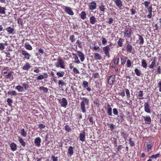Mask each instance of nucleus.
I'll return each mask as SVG.
<instances>
[{"label": "nucleus", "instance_id": "obj_13", "mask_svg": "<svg viewBox=\"0 0 161 161\" xmlns=\"http://www.w3.org/2000/svg\"><path fill=\"white\" fill-rule=\"evenodd\" d=\"M88 7L91 10H93L96 9V4L95 2L93 1L89 4Z\"/></svg>", "mask_w": 161, "mask_h": 161}, {"label": "nucleus", "instance_id": "obj_48", "mask_svg": "<svg viewBox=\"0 0 161 161\" xmlns=\"http://www.w3.org/2000/svg\"><path fill=\"white\" fill-rule=\"evenodd\" d=\"M69 39L72 42H74L75 40V36L73 35L70 36Z\"/></svg>", "mask_w": 161, "mask_h": 161}, {"label": "nucleus", "instance_id": "obj_32", "mask_svg": "<svg viewBox=\"0 0 161 161\" xmlns=\"http://www.w3.org/2000/svg\"><path fill=\"white\" fill-rule=\"evenodd\" d=\"M64 72L63 71L57 72L56 73L57 75L58 76V77H63L64 75Z\"/></svg>", "mask_w": 161, "mask_h": 161}, {"label": "nucleus", "instance_id": "obj_20", "mask_svg": "<svg viewBox=\"0 0 161 161\" xmlns=\"http://www.w3.org/2000/svg\"><path fill=\"white\" fill-rule=\"evenodd\" d=\"M143 118L144 120L146 121V123L149 124L151 122V118L150 116H143Z\"/></svg>", "mask_w": 161, "mask_h": 161}, {"label": "nucleus", "instance_id": "obj_29", "mask_svg": "<svg viewBox=\"0 0 161 161\" xmlns=\"http://www.w3.org/2000/svg\"><path fill=\"white\" fill-rule=\"evenodd\" d=\"M18 140L19 143L21 144L23 146L25 147V142L23 140L22 138H20V137H18Z\"/></svg>", "mask_w": 161, "mask_h": 161}, {"label": "nucleus", "instance_id": "obj_53", "mask_svg": "<svg viewBox=\"0 0 161 161\" xmlns=\"http://www.w3.org/2000/svg\"><path fill=\"white\" fill-rule=\"evenodd\" d=\"M121 136L123 137L125 140H126L127 137V135L126 133L124 132H122L121 133Z\"/></svg>", "mask_w": 161, "mask_h": 161}, {"label": "nucleus", "instance_id": "obj_11", "mask_svg": "<svg viewBox=\"0 0 161 161\" xmlns=\"http://www.w3.org/2000/svg\"><path fill=\"white\" fill-rule=\"evenodd\" d=\"M41 139L39 137L36 138L34 140V143L36 146L39 147L41 146Z\"/></svg>", "mask_w": 161, "mask_h": 161}, {"label": "nucleus", "instance_id": "obj_30", "mask_svg": "<svg viewBox=\"0 0 161 161\" xmlns=\"http://www.w3.org/2000/svg\"><path fill=\"white\" fill-rule=\"evenodd\" d=\"M15 89L19 92H22L24 90V88L20 85H18L15 87Z\"/></svg>", "mask_w": 161, "mask_h": 161}, {"label": "nucleus", "instance_id": "obj_28", "mask_svg": "<svg viewBox=\"0 0 161 161\" xmlns=\"http://www.w3.org/2000/svg\"><path fill=\"white\" fill-rule=\"evenodd\" d=\"M93 114H89L88 116V119H89V121L90 122V124L92 125L93 123Z\"/></svg>", "mask_w": 161, "mask_h": 161}, {"label": "nucleus", "instance_id": "obj_26", "mask_svg": "<svg viewBox=\"0 0 161 161\" xmlns=\"http://www.w3.org/2000/svg\"><path fill=\"white\" fill-rule=\"evenodd\" d=\"M10 147L12 151H14L17 149V145L14 143L13 142L10 145Z\"/></svg>", "mask_w": 161, "mask_h": 161}, {"label": "nucleus", "instance_id": "obj_35", "mask_svg": "<svg viewBox=\"0 0 161 161\" xmlns=\"http://www.w3.org/2000/svg\"><path fill=\"white\" fill-rule=\"evenodd\" d=\"M124 41V40L121 38L119 39V41L117 42L118 46L120 47H121L123 45V42Z\"/></svg>", "mask_w": 161, "mask_h": 161}, {"label": "nucleus", "instance_id": "obj_40", "mask_svg": "<svg viewBox=\"0 0 161 161\" xmlns=\"http://www.w3.org/2000/svg\"><path fill=\"white\" fill-rule=\"evenodd\" d=\"M141 63L143 67L146 68L147 67V64L146 63L145 60L144 59H142V60Z\"/></svg>", "mask_w": 161, "mask_h": 161}, {"label": "nucleus", "instance_id": "obj_24", "mask_svg": "<svg viewBox=\"0 0 161 161\" xmlns=\"http://www.w3.org/2000/svg\"><path fill=\"white\" fill-rule=\"evenodd\" d=\"M68 151V153L70 156L73 155L74 153L73 148L72 146L69 147Z\"/></svg>", "mask_w": 161, "mask_h": 161}, {"label": "nucleus", "instance_id": "obj_25", "mask_svg": "<svg viewBox=\"0 0 161 161\" xmlns=\"http://www.w3.org/2000/svg\"><path fill=\"white\" fill-rule=\"evenodd\" d=\"M86 105L84 104V103H80V108L82 112L83 113H85L86 112Z\"/></svg>", "mask_w": 161, "mask_h": 161}, {"label": "nucleus", "instance_id": "obj_42", "mask_svg": "<svg viewBox=\"0 0 161 161\" xmlns=\"http://www.w3.org/2000/svg\"><path fill=\"white\" fill-rule=\"evenodd\" d=\"M25 47L27 49L29 50H31L32 49L31 46L29 44H26L25 45Z\"/></svg>", "mask_w": 161, "mask_h": 161}, {"label": "nucleus", "instance_id": "obj_19", "mask_svg": "<svg viewBox=\"0 0 161 161\" xmlns=\"http://www.w3.org/2000/svg\"><path fill=\"white\" fill-rule=\"evenodd\" d=\"M94 58L96 60H100L102 59V57L98 53H94L93 54Z\"/></svg>", "mask_w": 161, "mask_h": 161}, {"label": "nucleus", "instance_id": "obj_44", "mask_svg": "<svg viewBox=\"0 0 161 161\" xmlns=\"http://www.w3.org/2000/svg\"><path fill=\"white\" fill-rule=\"evenodd\" d=\"M150 4V2L148 1H145L143 3V4L145 5V7L147 9H148V8H149V5Z\"/></svg>", "mask_w": 161, "mask_h": 161}, {"label": "nucleus", "instance_id": "obj_17", "mask_svg": "<svg viewBox=\"0 0 161 161\" xmlns=\"http://www.w3.org/2000/svg\"><path fill=\"white\" fill-rule=\"evenodd\" d=\"M31 66L28 63H26L22 67V69L25 70H28L31 68Z\"/></svg>", "mask_w": 161, "mask_h": 161}, {"label": "nucleus", "instance_id": "obj_1", "mask_svg": "<svg viewBox=\"0 0 161 161\" xmlns=\"http://www.w3.org/2000/svg\"><path fill=\"white\" fill-rule=\"evenodd\" d=\"M55 65L57 68L60 67L62 69H65L64 63L63 60L58 58L57 59V62L55 63Z\"/></svg>", "mask_w": 161, "mask_h": 161}, {"label": "nucleus", "instance_id": "obj_49", "mask_svg": "<svg viewBox=\"0 0 161 161\" xmlns=\"http://www.w3.org/2000/svg\"><path fill=\"white\" fill-rule=\"evenodd\" d=\"M125 92L126 95V96L127 98H129L130 97V92L129 90L128 89H125Z\"/></svg>", "mask_w": 161, "mask_h": 161}, {"label": "nucleus", "instance_id": "obj_61", "mask_svg": "<svg viewBox=\"0 0 161 161\" xmlns=\"http://www.w3.org/2000/svg\"><path fill=\"white\" fill-rule=\"evenodd\" d=\"M127 66L128 67H130L131 66V61L130 60L128 59L127 60V63H126Z\"/></svg>", "mask_w": 161, "mask_h": 161}, {"label": "nucleus", "instance_id": "obj_10", "mask_svg": "<svg viewBox=\"0 0 161 161\" xmlns=\"http://www.w3.org/2000/svg\"><path fill=\"white\" fill-rule=\"evenodd\" d=\"M80 98L82 100L80 103H84V104L86 105V106H89V99L85 97H80Z\"/></svg>", "mask_w": 161, "mask_h": 161}, {"label": "nucleus", "instance_id": "obj_45", "mask_svg": "<svg viewBox=\"0 0 161 161\" xmlns=\"http://www.w3.org/2000/svg\"><path fill=\"white\" fill-rule=\"evenodd\" d=\"M65 130L67 132H69L71 130V129L69 125H66L64 127Z\"/></svg>", "mask_w": 161, "mask_h": 161}, {"label": "nucleus", "instance_id": "obj_52", "mask_svg": "<svg viewBox=\"0 0 161 161\" xmlns=\"http://www.w3.org/2000/svg\"><path fill=\"white\" fill-rule=\"evenodd\" d=\"M74 55L75 56L74 58L75 60V63H76L77 64H79L80 63V61L79 60L78 57L76 56L75 54H74Z\"/></svg>", "mask_w": 161, "mask_h": 161}, {"label": "nucleus", "instance_id": "obj_23", "mask_svg": "<svg viewBox=\"0 0 161 161\" xmlns=\"http://www.w3.org/2000/svg\"><path fill=\"white\" fill-rule=\"evenodd\" d=\"M6 30L9 34H13V32L14 31V29L13 27H11L10 26L6 28Z\"/></svg>", "mask_w": 161, "mask_h": 161}, {"label": "nucleus", "instance_id": "obj_33", "mask_svg": "<svg viewBox=\"0 0 161 161\" xmlns=\"http://www.w3.org/2000/svg\"><path fill=\"white\" fill-rule=\"evenodd\" d=\"M39 89L40 91H42L43 92L45 93H47L48 91L47 88L43 86L40 87Z\"/></svg>", "mask_w": 161, "mask_h": 161}, {"label": "nucleus", "instance_id": "obj_22", "mask_svg": "<svg viewBox=\"0 0 161 161\" xmlns=\"http://www.w3.org/2000/svg\"><path fill=\"white\" fill-rule=\"evenodd\" d=\"M97 21V20L94 16H92L90 18V22L91 24H95Z\"/></svg>", "mask_w": 161, "mask_h": 161}, {"label": "nucleus", "instance_id": "obj_38", "mask_svg": "<svg viewBox=\"0 0 161 161\" xmlns=\"http://www.w3.org/2000/svg\"><path fill=\"white\" fill-rule=\"evenodd\" d=\"M147 150L149 153L151 152V148L152 145L150 142L147 143Z\"/></svg>", "mask_w": 161, "mask_h": 161}, {"label": "nucleus", "instance_id": "obj_16", "mask_svg": "<svg viewBox=\"0 0 161 161\" xmlns=\"http://www.w3.org/2000/svg\"><path fill=\"white\" fill-rule=\"evenodd\" d=\"M85 134V132L84 131H83L82 133H81L80 134V140L82 142H83L85 141L86 136Z\"/></svg>", "mask_w": 161, "mask_h": 161}, {"label": "nucleus", "instance_id": "obj_56", "mask_svg": "<svg viewBox=\"0 0 161 161\" xmlns=\"http://www.w3.org/2000/svg\"><path fill=\"white\" fill-rule=\"evenodd\" d=\"M58 84L59 86L61 85L63 86L64 85V81L62 80H59L58 82Z\"/></svg>", "mask_w": 161, "mask_h": 161}, {"label": "nucleus", "instance_id": "obj_62", "mask_svg": "<svg viewBox=\"0 0 161 161\" xmlns=\"http://www.w3.org/2000/svg\"><path fill=\"white\" fill-rule=\"evenodd\" d=\"M45 127V125L42 124H40L38 125L39 128L41 129L44 128Z\"/></svg>", "mask_w": 161, "mask_h": 161}, {"label": "nucleus", "instance_id": "obj_14", "mask_svg": "<svg viewBox=\"0 0 161 161\" xmlns=\"http://www.w3.org/2000/svg\"><path fill=\"white\" fill-rule=\"evenodd\" d=\"M136 36L138 37V39L137 41V42H139L140 44L141 45H143L144 43V39L143 37L142 36L138 34H137Z\"/></svg>", "mask_w": 161, "mask_h": 161}, {"label": "nucleus", "instance_id": "obj_6", "mask_svg": "<svg viewBox=\"0 0 161 161\" xmlns=\"http://www.w3.org/2000/svg\"><path fill=\"white\" fill-rule=\"evenodd\" d=\"M131 32L132 30L131 28L126 30L124 33V37L130 38L131 36Z\"/></svg>", "mask_w": 161, "mask_h": 161}, {"label": "nucleus", "instance_id": "obj_18", "mask_svg": "<svg viewBox=\"0 0 161 161\" xmlns=\"http://www.w3.org/2000/svg\"><path fill=\"white\" fill-rule=\"evenodd\" d=\"M78 53H79L78 56L80 58V61L82 62L85 59V56L83 53L80 51H78Z\"/></svg>", "mask_w": 161, "mask_h": 161}, {"label": "nucleus", "instance_id": "obj_8", "mask_svg": "<svg viewBox=\"0 0 161 161\" xmlns=\"http://www.w3.org/2000/svg\"><path fill=\"white\" fill-rule=\"evenodd\" d=\"M115 81V76L113 75H111L108 77V83L109 85H111Z\"/></svg>", "mask_w": 161, "mask_h": 161}, {"label": "nucleus", "instance_id": "obj_37", "mask_svg": "<svg viewBox=\"0 0 161 161\" xmlns=\"http://www.w3.org/2000/svg\"><path fill=\"white\" fill-rule=\"evenodd\" d=\"M138 94L137 95V97L140 99H143V92L142 91H140L138 92Z\"/></svg>", "mask_w": 161, "mask_h": 161}, {"label": "nucleus", "instance_id": "obj_31", "mask_svg": "<svg viewBox=\"0 0 161 161\" xmlns=\"http://www.w3.org/2000/svg\"><path fill=\"white\" fill-rule=\"evenodd\" d=\"M7 94L8 95L10 96H16L17 95V92L15 91H9Z\"/></svg>", "mask_w": 161, "mask_h": 161}, {"label": "nucleus", "instance_id": "obj_15", "mask_svg": "<svg viewBox=\"0 0 161 161\" xmlns=\"http://www.w3.org/2000/svg\"><path fill=\"white\" fill-rule=\"evenodd\" d=\"M48 75L47 73H44L43 75H41L38 76L36 78L38 80H41L43 79L46 78L47 77Z\"/></svg>", "mask_w": 161, "mask_h": 161}, {"label": "nucleus", "instance_id": "obj_41", "mask_svg": "<svg viewBox=\"0 0 161 161\" xmlns=\"http://www.w3.org/2000/svg\"><path fill=\"white\" fill-rule=\"evenodd\" d=\"M21 134L24 137H25L27 135V132H25V130L23 129L21 130Z\"/></svg>", "mask_w": 161, "mask_h": 161}, {"label": "nucleus", "instance_id": "obj_3", "mask_svg": "<svg viewBox=\"0 0 161 161\" xmlns=\"http://www.w3.org/2000/svg\"><path fill=\"white\" fill-rule=\"evenodd\" d=\"M103 50L105 55L108 58H109L110 57L109 51L110 50L109 46L107 45L106 46L103 47Z\"/></svg>", "mask_w": 161, "mask_h": 161}, {"label": "nucleus", "instance_id": "obj_5", "mask_svg": "<svg viewBox=\"0 0 161 161\" xmlns=\"http://www.w3.org/2000/svg\"><path fill=\"white\" fill-rule=\"evenodd\" d=\"M64 9L65 12L67 14H68L70 15H74V13L70 8L67 6H64Z\"/></svg>", "mask_w": 161, "mask_h": 161}, {"label": "nucleus", "instance_id": "obj_64", "mask_svg": "<svg viewBox=\"0 0 161 161\" xmlns=\"http://www.w3.org/2000/svg\"><path fill=\"white\" fill-rule=\"evenodd\" d=\"M102 43L103 44H105L107 42V41L106 40V39L102 37Z\"/></svg>", "mask_w": 161, "mask_h": 161}, {"label": "nucleus", "instance_id": "obj_47", "mask_svg": "<svg viewBox=\"0 0 161 161\" xmlns=\"http://www.w3.org/2000/svg\"><path fill=\"white\" fill-rule=\"evenodd\" d=\"M22 86H23V88L25 90H26L29 88V86L26 83L24 82L22 84Z\"/></svg>", "mask_w": 161, "mask_h": 161}, {"label": "nucleus", "instance_id": "obj_21", "mask_svg": "<svg viewBox=\"0 0 161 161\" xmlns=\"http://www.w3.org/2000/svg\"><path fill=\"white\" fill-rule=\"evenodd\" d=\"M107 113L109 116L112 115V108L109 104H108L107 106Z\"/></svg>", "mask_w": 161, "mask_h": 161}, {"label": "nucleus", "instance_id": "obj_63", "mask_svg": "<svg viewBox=\"0 0 161 161\" xmlns=\"http://www.w3.org/2000/svg\"><path fill=\"white\" fill-rule=\"evenodd\" d=\"M12 75V72H9L7 75H5L7 79H10L11 77V76Z\"/></svg>", "mask_w": 161, "mask_h": 161}, {"label": "nucleus", "instance_id": "obj_54", "mask_svg": "<svg viewBox=\"0 0 161 161\" xmlns=\"http://www.w3.org/2000/svg\"><path fill=\"white\" fill-rule=\"evenodd\" d=\"M73 71L76 74H79L80 73L78 70L75 68H73Z\"/></svg>", "mask_w": 161, "mask_h": 161}, {"label": "nucleus", "instance_id": "obj_2", "mask_svg": "<svg viewBox=\"0 0 161 161\" xmlns=\"http://www.w3.org/2000/svg\"><path fill=\"white\" fill-rule=\"evenodd\" d=\"M21 54L24 56L23 59L24 60H29L31 57V55L27 51L25 50H22Z\"/></svg>", "mask_w": 161, "mask_h": 161}, {"label": "nucleus", "instance_id": "obj_46", "mask_svg": "<svg viewBox=\"0 0 161 161\" xmlns=\"http://www.w3.org/2000/svg\"><path fill=\"white\" fill-rule=\"evenodd\" d=\"M99 8L100 10L103 12H104L105 10L106 9V8H105V6L102 4L100 6Z\"/></svg>", "mask_w": 161, "mask_h": 161}, {"label": "nucleus", "instance_id": "obj_34", "mask_svg": "<svg viewBox=\"0 0 161 161\" xmlns=\"http://www.w3.org/2000/svg\"><path fill=\"white\" fill-rule=\"evenodd\" d=\"M135 72L136 75L138 76H140L141 74V71L139 70L137 68H136L135 69Z\"/></svg>", "mask_w": 161, "mask_h": 161}, {"label": "nucleus", "instance_id": "obj_57", "mask_svg": "<svg viewBox=\"0 0 161 161\" xmlns=\"http://www.w3.org/2000/svg\"><path fill=\"white\" fill-rule=\"evenodd\" d=\"M9 105H11V103L12 102V100L10 98H8L7 99V101Z\"/></svg>", "mask_w": 161, "mask_h": 161}, {"label": "nucleus", "instance_id": "obj_7", "mask_svg": "<svg viewBox=\"0 0 161 161\" xmlns=\"http://www.w3.org/2000/svg\"><path fill=\"white\" fill-rule=\"evenodd\" d=\"M144 110L145 112L148 113H150L151 110L150 107L149 105L147 102H146L144 104Z\"/></svg>", "mask_w": 161, "mask_h": 161}, {"label": "nucleus", "instance_id": "obj_12", "mask_svg": "<svg viewBox=\"0 0 161 161\" xmlns=\"http://www.w3.org/2000/svg\"><path fill=\"white\" fill-rule=\"evenodd\" d=\"M114 2L119 8H121L122 6V2L120 0H114Z\"/></svg>", "mask_w": 161, "mask_h": 161}, {"label": "nucleus", "instance_id": "obj_50", "mask_svg": "<svg viewBox=\"0 0 161 161\" xmlns=\"http://www.w3.org/2000/svg\"><path fill=\"white\" fill-rule=\"evenodd\" d=\"M82 86L84 88H86L88 86V82L86 81H84L82 83Z\"/></svg>", "mask_w": 161, "mask_h": 161}, {"label": "nucleus", "instance_id": "obj_9", "mask_svg": "<svg viewBox=\"0 0 161 161\" xmlns=\"http://www.w3.org/2000/svg\"><path fill=\"white\" fill-rule=\"evenodd\" d=\"M152 62L151 64H150L148 67L150 69H153L156 66V58L155 57H153L152 59Z\"/></svg>", "mask_w": 161, "mask_h": 161}, {"label": "nucleus", "instance_id": "obj_60", "mask_svg": "<svg viewBox=\"0 0 161 161\" xmlns=\"http://www.w3.org/2000/svg\"><path fill=\"white\" fill-rule=\"evenodd\" d=\"M58 157H55L53 155H52L51 159L53 161H58Z\"/></svg>", "mask_w": 161, "mask_h": 161}, {"label": "nucleus", "instance_id": "obj_43", "mask_svg": "<svg viewBox=\"0 0 161 161\" xmlns=\"http://www.w3.org/2000/svg\"><path fill=\"white\" fill-rule=\"evenodd\" d=\"M119 58L118 57L116 56L114 58V63L115 64H117L119 63Z\"/></svg>", "mask_w": 161, "mask_h": 161}, {"label": "nucleus", "instance_id": "obj_51", "mask_svg": "<svg viewBox=\"0 0 161 161\" xmlns=\"http://www.w3.org/2000/svg\"><path fill=\"white\" fill-rule=\"evenodd\" d=\"M129 143L131 146L132 147L134 145V143L133 141H132L131 138H130L129 139Z\"/></svg>", "mask_w": 161, "mask_h": 161}, {"label": "nucleus", "instance_id": "obj_39", "mask_svg": "<svg viewBox=\"0 0 161 161\" xmlns=\"http://www.w3.org/2000/svg\"><path fill=\"white\" fill-rule=\"evenodd\" d=\"M81 18L82 19H84L86 17V14L85 12L82 11L80 14Z\"/></svg>", "mask_w": 161, "mask_h": 161}, {"label": "nucleus", "instance_id": "obj_58", "mask_svg": "<svg viewBox=\"0 0 161 161\" xmlns=\"http://www.w3.org/2000/svg\"><path fill=\"white\" fill-rule=\"evenodd\" d=\"M113 114L115 115H117L118 114V111L117 109L116 108H114L113 110Z\"/></svg>", "mask_w": 161, "mask_h": 161}, {"label": "nucleus", "instance_id": "obj_36", "mask_svg": "<svg viewBox=\"0 0 161 161\" xmlns=\"http://www.w3.org/2000/svg\"><path fill=\"white\" fill-rule=\"evenodd\" d=\"M6 8L5 7L0 6V14H4L5 13Z\"/></svg>", "mask_w": 161, "mask_h": 161}, {"label": "nucleus", "instance_id": "obj_27", "mask_svg": "<svg viewBox=\"0 0 161 161\" xmlns=\"http://www.w3.org/2000/svg\"><path fill=\"white\" fill-rule=\"evenodd\" d=\"M126 49L127 51L131 53L133 49V47L131 44L129 43L127 45Z\"/></svg>", "mask_w": 161, "mask_h": 161}, {"label": "nucleus", "instance_id": "obj_55", "mask_svg": "<svg viewBox=\"0 0 161 161\" xmlns=\"http://www.w3.org/2000/svg\"><path fill=\"white\" fill-rule=\"evenodd\" d=\"M76 43L78 44V47L80 48H81L82 47V43L81 42H80L79 40H78L76 42Z\"/></svg>", "mask_w": 161, "mask_h": 161}, {"label": "nucleus", "instance_id": "obj_4", "mask_svg": "<svg viewBox=\"0 0 161 161\" xmlns=\"http://www.w3.org/2000/svg\"><path fill=\"white\" fill-rule=\"evenodd\" d=\"M59 103L61 104L62 107L64 108L66 107V106L68 103L67 101L65 98H63L62 99L59 100Z\"/></svg>", "mask_w": 161, "mask_h": 161}, {"label": "nucleus", "instance_id": "obj_59", "mask_svg": "<svg viewBox=\"0 0 161 161\" xmlns=\"http://www.w3.org/2000/svg\"><path fill=\"white\" fill-rule=\"evenodd\" d=\"M5 48V46L4 43H0V49L1 50H3Z\"/></svg>", "mask_w": 161, "mask_h": 161}]
</instances>
